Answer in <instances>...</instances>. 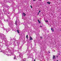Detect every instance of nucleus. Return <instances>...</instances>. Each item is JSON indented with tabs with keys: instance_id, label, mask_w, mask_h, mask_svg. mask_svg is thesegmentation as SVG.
Instances as JSON below:
<instances>
[{
	"instance_id": "1",
	"label": "nucleus",
	"mask_w": 61,
	"mask_h": 61,
	"mask_svg": "<svg viewBox=\"0 0 61 61\" xmlns=\"http://www.w3.org/2000/svg\"><path fill=\"white\" fill-rule=\"evenodd\" d=\"M56 57H55V56L53 55V59H55Z\"/></svg>"
},
{
	"instance_id": "2",
	"label": "nucleus",
	"mask_w": 61,
	"mask_h": 61,
	"mask_svg": "<svg viewBox=\"0 0 61 61\" xmlns=\"http://www.w3.org/2000/svg\"><path fill=\"white\" fill-rule=\"evenodd\" d=\"M30 40H33V39L32 38L31 36H30Z\"/></svg>"
},
{
	"instance_id": "3",
	"label": "nucleus",
	"mask_w": 61,
	"mask_h": 61,
	"mask_svg": "<svg viewBox=\"0 0 61 61\" xmlns=\"http://www.w3.org/2000/svg\"><path fill=\"white\" fill-rule=\"evenodd\" d=\"M23 15L24 16H25V15H26L23 12Z\"/></svg>"
},
{
	"instance_id": "4",
	"label": "nucleus",
	"mask_w": 61,
	"mask_h": 61,
	"mask_svg": "<svg viewBox=\"0 0 61 61\" xmlns=\"http://www.w3.org/2000/svg\"><path fill=\"white\" fill-rule=\"evenodd\" d=\"M47 3L49 4V5H50V2L49 1L47 2Z\"/></svg>"
},
{
	"instance_id": "5",
	"label": "nucleus",
	"mask_w": 61,
	"mask_h": 61,
	"mask_svg": "<svg viewBox=\"0 0 61 61\" xmlns=\"http://www.w3.org/2000/svg\"><path fill=\"white\" fill-rule=\"evenodd\" d=\"M17 31L18 32V34H19L20 33V32H19V30H17Z\"/></svg>"
},
{
	"instance_id": "6",
	"label": "nucleus",
	"mask_w": 61,
	"mask_h": 61,
	"mask_svg": "<svg viewBox=\"0 0 61 61\" xmlns=\"http://www.w3.org/2000/svg\"><path fill=\"white\" fill-rule=\"evenodd\" d=\"M51 30H52V31H53V32H54V30H54V29H53L51 28Z\"/></svg>"
},
{
	"instance_id": "7",
	"label": "nucleus",
	"mask_w": 61,
	"mask_h": 61,
	"mask_svg": "<svg viewBox=\"0 0 61 61\" xmlns=\"http://www.w3.org/2000/svg\"><path fill=\"white\" fill-rule=\"evenodd\" d=\"M26 37L27 38V39H28V35H27L26 36Z\"/></svg>"
},
{
	"instance_id": "8",
	"label": "nucleus",
	"mask_w": 61,
	"mask_h": 61,
	"mask_svg": "<svg viewBox=\"0 0 61 61\" xmlns=\"http://www.w3.org/2000/svg\"><path fill=\"white\" fill-rule=\"evenodd\" d=\"M38 22L39 23H40L41 22L40 21H39V20H38Z\"/></svg>"
},
{
	"instance_id": "9",
	"label": "nucleus",
	"mask_w": 61,
	"mask_h": 61,
	"mask_svg": "<svg viewBox=\"0 0 61 61\" xmlns=\"http://www.w3.org/2000/svg\"><path fill=\"white\" fill-rule=\"evenodd\" d=\"M15 24L16 25H17V21H15Z\"/></svg>"
},
{
	"instance_id": "10",
	"label": "nucleus",
	"mask_w": 61,
	"mask_h": 61,
	"mask_svg": "<svg viewBox=\"0 0 61 61\" xmlns=\"http://www.w3.org/2000/svg\"><path fill=\"white\" fill-rule=\"evenodd\" d=\"M30 7H31V8H32V6L30 5Z\"/></svg>"
},
{
	"instance_id": "11",
	"label": "nucleus",
	"mask_w": 61,
	"mask_h": 61,
	"mask_svg": "<svg viewBox=\"0 0 61 61\" xmlns=\"http://www.w3.org/2000/svg\"><path fill=\"white\" fill-rule=\"evenodd\" d=\"M15 58H16L15 57L14 58V59H15Z\"/></svg>"
},
{
	"instance_id": "12",
	"label": "nucleus",
	"mask_w": 61,
	"mask_h": 61,
	"mask_svg": "<svg viewBox=\"0 0 61 61\" xmlns=\"http://www.w3.org/2000/svg\"><path fill=\"white\" fill-rule=\"evenodd\" d=\"M46 22H48V20H46Z\"/></svg>"
},
{
	"instance_id": "13",
	"label": "nucleus",
	"mask_w": 61,
	"mask_h": 61,
	"mask_svg": "<svg viewBox=\"0 0 61 61\" xmlns=\"http://www.w3.org/2000/svg\"><path fill=\"white\" fill-rule=\"evenodd\" d=\"M39 12H38L37 15H39Z\"/></svg>"
},
{
	"instance_id": "14",
	"label": "nucleus",
	"mask_w": 61,
	"mask_h": 61,
	"mask_svg": "<svg viewBox=\"0 0 61 61\" xmlns=\"http://www.w3.org/2000/svg\"><path fill=\"white\" fill-rule=\"evenodd\" d=\"M40 10H39V13H40Z\"/></svg>"
},
{
	"instance_id": "15",
	"label": "nucleus",
	"mask_w": 61,
	"mask_h": 61,
	"mask_svg": "<svg viewBox=\"0 0 61 61\" xmlns=\"http://www.w3.org/2000/svg\"><path fill=\"white\" fill-rule=\"evenodd\" d=\"M41 38L42 39V37H41Z\"/></svg>"
},
{
	"instance_id": "16",
	"label": "nucleus",
	"mask_w": 61,
	"mask_h": 61,
	"mask_svg": "<svg viewBox=\"0 0 61 61\" xmlns=\"http://www.w3.org/2000/svg\"><path fill=\"white\" fill-rule=\"evenodd\" d=\"M34 61H36V59H35Z\"/></svg>"
},
{
	"instance_id": "17",
	"label": "nucleus",
	"mask_w": 61,
	"mask_h": 61,
	"mask_svg": "<svg viewBox=\"0 0 61 61\" xmlns=\"http://www.w3.org/2000/svg\"><path fill=\"white\" fill-rule=\"evenodd\" d=\"M36 0H33L34 1H35Z\"/></svg>"
},
{
	"instance_id": "18",
	"label": "nucleus",
	"mask_w": 61,
	"mask_h": 61,
	"mask_svg": "<svg viewBox=\"0 0 61 61\" xmlns=\"http://www.w3.org/2000/svg\"><path fill=\"white\" fill-rule=\"evenodd\" d=\"M48 52L49 53H50V52Z\"/></svg>"
},
{
	"instance_id": "19",
	"label": "nucleus",
	"mask_w": 61,
	"mask_h": 61,
	"mask_svg": "<svg viewBox=\"0 0 61 61\" xmlns=\"http://www.w3.org/2000/svg\"><path fill=\"white\" fill-rule=\"evenodd\" d=\"M58 57V56H57L56 57Z\"/></svg>"
},
{
	"instance_id": "20",
	"label": "nucleus",
	"mask_w": 61,
	"mask_h": 61,
	"mask_svg": "<svg viewBox=\"0 0 61 61\" xmlns=\"http://www.w3.org/2000/svg\"><path fill=\"white\" fill-rule=\"evenodd\" d=\"M2 51H0V52H2Z\"/></svg>"
},
{
	"instance_id": "21",
	"label": "nucleus",
	"mask_w": 61,
	"mask_h": 61,
	"mask_svg": "<svg viewBox=\"0 0 61 61\" xmlns=\"http://www.w3.org/2000/svg\"><path fill=\"white\" fill-rule=\"evenodd\" d=\"M56 61H58V60H57Z\"/></svg>"
},
{
	"instance_id": "22",
	"label": "nucleus",
	"mask_w": 61,
	"mask_h": 61,
	"mask_svg": "<svg viewBox=\"0 0 61 61\" xmlns=\"http://www.w3.org/2000/svg\"><path fill=\"white\" fill-rule=\"evenodd\" d=\"M41 26V27H42V26Z\"/></svg>"
},
{
	"instance_id": "23",
	"label": "nucleus",
	"mask_w": 61,
	"mask_h": 61,
	"mask_svg": "<svg viewBox=\"0 0 61 61\" xmlns=\"http://www.w3.org/2000/svg\"><path fill=\"white\" fill-rule=\"evenodd\" d=\"M60 55V54H59V55Z\"/></svg>"
},
{
	"instance_id": "24",
	"label": "nucleus",
	"mask_w": 61,
	"mask_h": 61,
	"mask_svg": "<svg viewBox=\"0 0 61 61\" xmlns=\"http://www.w3.org/2000/svg\"><path fill=\"white\" fill-rule=\"evenodd\" d=\"M41 0H39V1H41Z\"/></svg>"
}]
</instances>
